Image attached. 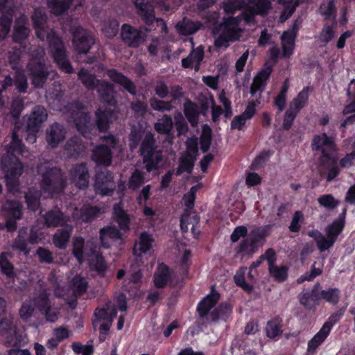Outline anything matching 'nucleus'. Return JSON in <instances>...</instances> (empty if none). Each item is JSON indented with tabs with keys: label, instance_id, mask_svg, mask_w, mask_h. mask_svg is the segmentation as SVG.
<instances>
[{
	"label": "nucleus",
	"instance_id": "nucleus-1",
	"mask_svg": "<svg viewBox=\"0 0 355 355\" xmlns=\"http://www.w3.org/2000/svg\"><path fill=\"white\" fill-rule=\"evenodd\" d=\"M139 144V153L146 170L149 173L157 170L163 157L162 152L157 150L154 133L148 132L144 135V131L134 126L129 135L130 149L135 150Z\"/></svg>",
	"mask_w": 355,
	"mask_h": 355
},
{
	"label": "nucleus",
	"instance_id": "nucleus-2",
	"mask_svg": "<svg viewBox=\"0 0 355 355\" xmlns=\"http://www.w3.org/2000/svg\"><path fill=\"white\" fill-rule=\"evenodd\" d=\"M272 226L266 225L252 229L248 236L243 239L235 248L236 252L244 257H252L266 243Z\"/></svg>",
	"mask_w": 355,
	"mask_h": 355
},
{
	"label": "nucleus",
	"instance_id": "nucleus-3",
	"mask_svg": "<svg viewBox=\"0 0 355 355\" xmlns=\"http://www.w3.org/2000/svg\"><path fill=\"white\" fill-rule=\"evenodd\" d=\"M46 39L54 62L62 71L73 73L74 69L68 58L62 38L55 31H51L47 33Z\"/></svg>",
	"mask_w": 355,
	"mask_h": 355
},
{
	"label": "nucleus",
	"instance_id": "nucleus-4",
	"mask_svg": "<svg viewBox=\"0 0 355 355\" xmlns=\"http://www.w3.org/2000/svg\"><path fill=\"white\" fill-rule=\"evenodd\" d=\"M0 166L8 188L17 186L24 171V166L19 158L16 155L5 154L1 158Z\"/></svg>",
	"mask_w": 355,
	"mask_h": 355
},
{
	"label": "nucleus",
	"instance_id": "nucleus-5",
	"mask_svg": "<svg viewBox=\"0 0 355 355\" xmlns=\"http://www.w3.org/2000/svg\"><path fill=\"white\" fill-rule=\"evenodd\" d=\"M66 180L60 168L53 167L46 169L42 175L41 187L51 196L63 192Z\"/></svg>",
	"mask_w": 355,
	"mask_h": 355
},
{
	"label": "nucleus",
	"instance_id": "nucleus-6",
	"mask_svg": "<svg viewBox=\"0 0 355 355\" xmlns=\"http://www.w3.org/2000/svg\"><path fill=\"white\" fill-rule=\"evenodd\" d=\"M116 189L114 173L104 168L96 171L94 180V190L102 196H111Z\"/></svg>",
	"mask_w": 355,
	"mask_h": 355
},
{
	"label": "nucleus",
	"instance_id": "nucleus-7",
	"mask_svg": "<svg viewBox=\"0 0 355 355\" xmlns=\"http://www.w3.org/2000/svg\"><path fill=\"white\" fill-rule=\"evenodd\" d=\"M46 118V110L43 106L36 105L33 107L26 121L28 139L32 140L33 142L36 141V134Z\"/></svg>",
	"mask_w": 355,
	"mask_h": 355
},
{
	"label": "nucleus",
	"instance_id": "nucleus-8",
	"mask_svg": "<svg viewBox=\"0 0 355 355\" xmlns=\"http://www.w3.org/2000/svg\"><path fill=\"white\" fill-rule=\"evenodd\" d=\"M12 85L15 86V90L19 94L27 92L28 87L27 77L22 69H17L12 78L10 75L6 76L3 81H0V102L2 100V93Z\"/></svg>",
	"mask_w": 355,
	"mask_h": 355
},
{
	"label": "nucleus",
	"instance_id": "nucleus-9",
	"mask_svg": "<svg viewBox=\"0 0 355 355\" xmlns=\"http://www.w3.org/2000/svg\"><path fill=\"white\" fill-rule=\"evenodd\" d=\"M94 38L81 26L76 27L73 31V45L76 51L80 54H86L94 44Z\"/></svg>",
	"mask_w": 355,
	"mask_h": 355
},
{
	"label": "nucleus",
	"instance_id": "nucleus-10",
	"mask_svg": "<svg viewBox=\"0 0 355 355\" xmlns=\"http://www.w3.org/2000/svg\"><path fill=\"white\" fill-rule=\"evenodd\" d=\"M27 68L34 87H43L49 75L45 64L41 61H31L28 64Z\"/></svg>",
	"mask_w": 355,
	"mask_h": 355
},
{
	"label": "nucleus",
	"instance_id": "nucleus-11",
	"mask_svg": "<svg viewBox=\"0 0 355 355\" xmlns=\"http://www.w3.org/2000/svg\"><path fill=\"white\" fill-rule=\"evenodd\" d=\"M121 37L123 42L132 48L138 47L145 40V35L141 30L128 24L122 25Z\"/></svg>",
	"mask_w": 355,
	"mask_h": 355
},
{
	"label": "nucleus",
	"instance_id": "nucleus-12",
	"mask_svg": "<svg viewBox=\"0 0 355 355\" xmlns=\"http://www.w3.org/2000/svg\"><path fill=\"white\" fill-rule=\"evenodd\" d=\"M71 181L80 189H85L89 186V170L86 163L83 162L73 166L69 172Z\"/></svg>",
	"mask_w": 355,
	"mask_h": 355
},
{
	"label": "nucleus",
	"instance_id": "nucleus-13",
	"mask_svg": "<svg viewBox=\"0 0 355 355\" xmlns=\"http://www.w3.org/2000/svg\"><path fill=\"white\" fill-rule=\"evenodd\" d=\"M91 159L97 166H110L113 159L112 149L106 144L96 145L92 150Z\"/></svg>",
	"mask_w": 355,
	"mask_h": 355
},
{
	"label": "nucleus",
	"instance_id": "nucleus-14",
	"mask_svg": "<svg viewBox=\"0 0 355 355\" xmlns=\"http://www.w3.org/2000/svg\"><path fill=\"white\" fill-rule=\"evenodd\" d=\"M96 91L102 103L113 108L117 107L116 92L112 83L107 80H102L96 88Z\"/></svg>",
	"mask_w": 355,
	"mask_h": 355
},
{
	"label": "nucleus",
	"instance_id": "nucleus-15",
	"mask_svg": "<svg viewBox=\"0 0 355 355\" xmlns=\"http://www.w3.org/2000/svg\"><path fill=\"white\" fill-rule=\"evenodd\" d=\"M96 124L99 132L108 130L110 124L117 119L118 111L116 108L110 107L105 110H98L96 112Z\"/></svg>",
	"mask_w": 355,
	"mask_h": 355
},
{
	"label": "nucleus",
	"instance_id": "nucleus-16",
	"mask_svg": "<svg viewBox=\"0 0 355 355\" xmlns=\"http://www.w3.org/2000/svg\"><path fill=\"white\" fill-rule=\"evenodd\" d=\"M27 19L20 17L16 19L12 31V41L15 43L22 44L30 35Z\"/></svg>",
	"mask_w": 355,
	"mask_h": 355
},
{
	"label": "nucleus",
	"instance_id": "nucleus-17",
	"mask_svg": "<svg viewBox=\"0 0 355 355\" xmlns=\"http://www.w3.org/2000/svg\"><path fill=\"white\" fill-rule=\"evenodd\" d=\"M66 136L64 126L57 122L53 123L46 131V141L53 148H56L62 142Z\"/></svg>",
	"mask_w": 355,
	"mask_h": 355
},
{
	"label": "nucleus",
	"instance_id": "nucleus-18",
	"mask_svg": "<svg viewBox=\"0 0 355 355\" xmlns=\"http://www.w3.org/2000/svg\"><path fill=\"white\" fill-rule=\"evenodd\" d=\"M173 270L164 263H159L153 275L154 286L157 288H164L171 280Z\"/></svg>",
	"mask_w": 355,
	"mask_h": 355
},
{
	"label": "nucleus",
	"instance_id": "nucleus-19",
	"mask_svg": "<svg viewBox=\"0 0 355 355\" xmlns=\"http://www.w3.org/2000/svg\"><path fill=\"white\" fill-rule=\"evenodd\" d=\"M135 6L142 21L148 26L152 25L155 21L153 6L148 1L146 2L145 0H135Z\"/></svg>",
	"mask_w": 355,
	"mask_h": 355
},
{
	"label": "nucleus",
	"instance_id": "nucleus-20",
	"mask_svg": "<svg viewBox=\"0 0 355 355\" xmlns=\"http://www.w3.org/2000/svg\"><path fill=\"white\" fill-rule=\"evenodd\" d=\"M320 283L317 282L312 288L311 291L302 293L299 297V301L302 305L307 310H311L319 304L320 300V293H318Z\"/></svg>",
	"mask_w": 355,
	"mask_h": 355
},
{
	"label": "nucleus",
	"instance_id": "nucleus-21",
	"mask_svg": "<svg viewBox=\"0 0 355 355\" xmlns=\"http://www.w3.org/2000/svg\"><path fill=\"white\" fill-rule=\"evenodd\" d=\"M73 227L71 225L66 224L58 229L53 235L52 241L53 245L58 249L64 250L69 242Z\"/></svg>",
	"mask_w": 355,
	"mask_h": 355
},
{
	"label": "nucleus",
	"instance_id": "nucleus-22",
	"mask_svg": "<svg viewBox=\"0 0 355 355\" xmlns=\"http://www.w3.org/2000/svg\"><path fill=\"white\" fill-rule=\"evenodd\" d=\"M272 71V69L271 67H268L261 69L254 76L250 90L252 96H254L258 91L262 92L264 90L268 81L269 80Z\"/></svg>",
	"mask_w": 355,
	"mask_h": 355
},
{
	"label": "nucleus",
	"instance_id": "nucleus-23",
	"mask_svg": "<svg viewBox=\"0 0 355 355\" xmlns=\"http://www.w3.org/2000/svg\"><path fill=\"white\" fill-rule=\"evenodd\" d=\"M107 75L113 82L122 86L130 94H136V86L135 83L121 72H119L115 69H110L107 71Z\"/></svg>",
	"mask_w": 355,
	"mask_h": 355
},
{
	"label": "nucleus",
	"instance_id": "nucleus-24",
	"mask_svg": "<svg viewBox=\"0 0 355 355\" xmlns=\"http://www.w3.org/2000/svg\"><path fill=\"white\" fill-rule=\"evenodd\" d=\"M220 299V294L212 288L211 293L205 297L198 304L197 311L200 318H205L215 306Z\"/></svg>",
	"mask_w": 355,
	"mask_h": 355
},
{
	"label": "nucleus",
	"instance_id": "nucleus-25",
	"mask_svg": "<svg viewBox=\"0 0 355 355\" xmlns=\"http://www.w3.org/2000/svg\"><path fill=\"white\" fill-rule=\"evenodd\" d=\"M113 220L118 224L121 230L127 232L130 230V216L120 202L113 207Z\"/></svg>",
	"mask_w": 355,
	"mask_h": 355
},
{
	"label": "nucleus",
	"instance_id": "nucleus-26",
	"mask_svg": "<svg viewBox=\"0 0 355 355\" xmlns=\"http://www.w3.org/2000/svg\"><path fill=\"white\" fill-rule=\"evenodd\" d=\"M64 150L69 157L78 158L85 154V146L81 138L74 136L67 140Z\"/></svg>",
	"mask_w": 355,
	"mask_h": 355
},
{
	"label": "nucleus",
	"instance_id": "nucleus-27",
	"mask_svg": "<svg viewBox=\"0 0 355 355\" xmlns=\"http://www.w3.org/2000/svg\"><path fill=\"white\" fill-rule=\"evenodd\" d=\"M0 12V41H2L8 37L10 31L15 8L9 7L8 9Z\"/></svg>",
	"mask_w": 355,
	"mask_h": 355
},
{
	"label": "nucleus",
	"instance_id": "nucleus-28",
	"mask_svg": "<svg viewBox=\"0 0 355 355\" xmlns=\"http://www.w3.org/2000/svg\"><path fill=\"white\" fill-rule=\"evenodd\" d=\"M121 230L116 228L115 226H105L100 230L99 237L101 245L105 248H109L110 243L108 239L113 240L122 239L123 234Z\"/></svg>",
	"mask_w": 355,
	"mask_h": 355
},
{
	"label": "nucleus",
	"instance_id": "nucleus-29",
	"mask_svg": "<svg viewBox=\"0 0 355 355\" xmlns=\"http://www.w3.org/2000/svg\"><path fill=\"white\" fill-rule=\"evenodd\" d=\"M183 110L185 117L192 126H196L199 121V115L201 113L196 103L189 98H187L183 104Z\"/></svg>",
	"mask_w": 355,
	"mask_h": 355
},
{
	"label": "nucleus",
	"instance_id": "nucleus-30",
	"mask_svg": "<svg viewBox=\"0 0 355 355\" xmlns=\"http://www.w3.org/2000/svg\"><path fill=\"white\" fill-rule=\"evenodd\" d=\"M28 243V228L22 227L19 230L17 237L14 239L11 248L13 250H18L27 255L30 252Z\"/></svg>",
	"mask_w": 355,
	"mask_h": 355
},
{
	"label": "nucleus",
	"instance_id": "nucleus-31",
	"mask_svg": "<svg viewBox=\"0 0 355 355\" xmlns=\"http://www.w3.org/2000/svg\"><path fill=\"white\" fill-rule=\"evenodd\" d=\"M44 223L47 227H57L66 225L64 214L60 209L50 210L44 216Z\"/></svg>",
	"mask_w": 355,
	"mask_h": 355
},
{
	"label": "nucleus",
	"instance_id": "nucleus-32",
	"mask_svg": "<svg viewBox=\"0 0 355 355\" xmlns=\"http://www.w3.org/2000/svg\"><path fill=\"white\" fill-rule=\"evenodd\" d=\"M282 319L279 316H275L268 320L265 327L266 335L270 339H275L280 336L283 333Z\"/></svg>",
	"mask_w": 355,
	"mask_h": 355
},
{
	"label": "nucleus",
	"instance_id": "nucleus-33",
	"mask_svg": "<svg viewBox=\"0 0 355 355\" xmlns=\"http://www.w3.org/2000/svg\"><path fill=\"white\" fill-rule=\"evenodd\" d=\"M311 90L310 87H304L302 90L297 94V96L293 99L289 108L299 113L300 111L306 105Z\"/></svg>",
	"mask_w": 355,
	"mask_h": 355
},
{
	"label": "nucleus",
	"instance_id": "nucleus-34",
	"mask_svg": "<svg viewBox=\"0 0 355 355\" xmlns=\"http://www.w3.org/2000/svg\"><path fill=\"white\" fill-rule=\"evenodd\" d=\"M78 78L83 85L89 90L96 89L102 80L97 79L95 75L92 74L85 68H81L78 73Z\"/></svg>",
	"mask_w": 355,
	"mask_h": 355
},
{
	"label": "nucleus",
	"instance_id": "nucleus-35",
	"mask_svg": "<svg viewBox=\"0 0 355 355\" xmlns=\"http://www.w3.org/2000/svg\"><path fill=\"white\" fill-rule=\"evenodd\" d=\"M335 146V142L331 137L327 135V133H322V135H315L313 137L311 141V148L313 150L319 151L324 147L334 148Z\"/></svg>",
	"mask_w": 355,
	"mask_h": 355
},
{
	"label": "nucleus",
	"instance_id": "nucleus-36",
	"mask_svg": "<svg viewBox=\"0 0 355 355\" xmlns=\"http://www.w3.org/2000/svg\"><path fill=\"white\" fill-rule=\"evenodd\" d=\"M289 87V79L286 78L282 85L279 94L274 98V105L277 107L279 112H282L285 109Z\"/></svg>",
	"mask_w": 355,
	"mask_h": 355
},
{
	"label": "nucleus",
	"instance_id": "nucleus-37",
	"mask_svg": "<svg viewBox=\"0 0 355 355\" xmlns=\"http://www.w3.org/2000/svg\"><path fill=\"white\" fill-rule=\"evenodd\" d=\"M70 286L73 293L77 295H83L87 290L88 282L81 275H76L70 282Z\"/></svg>",
	"mask_w": 355,
	"mask_h": 355
},
{
	"label": "nucleus",
	"instance_id": "nucleus-38",
	"mask_svg": "<svg viewBox=\"0 0 355 355\" xmlns=\"http://www.w3.org/2000/svg\"><path fill=\"white\" fill-rule=\"evenodd\" d=\"M16 334V328L11 319L2 317L0 319V334L8 340H12Z\"/></svg>",
	"mask_w": 355,
	"mask_h": 355
},
{
	"label": "nucleus",
	"instance_id": "nucleus-39",
	"mask_svg": "<svg viewBox=\"0 0 355 355\" xmlns=\"http://www.w3.org/2000/svg\"><path fill=\"white\" fill-rule=\"evenodd\" d=\"M320 300L332 305H336L340 299L341 291L338 288L329 287L320 291Z\"/></svg>",
	"mask_w": 355,
	"mask_h": 355
},
{
	"label": "nucleus",
	"instance_id": "nucleus-40",
	"mask_svg": "<svg viewBox=\"0 0 355 355\" xmlns=\"http://www.w3.org/2000/svg\"><path fill=\"white\" fill-rule=\"evenodd\" d=\"M288 266L286 265L277 266L275 264L268 268V272L276 282L282 283L288 279Z\"/></svg>",
	"mask_w": 355,
	"mask_h": 355
},
{
	"label": "nucleus",
	"instance_id": "nucleus-41",
	"mask_svg": "<svg viewBox=\"0 0 355 355\" xmlns=\"http://www.w3.org/2000/svg\"><path fill=\"white\" fill-rule=\"evenodd\" d=\"M76 127L82 134L89 131L91 117L88 112L83 111L73 118Z\"/></svg>",
	"mask_w": 355,
	"mask_h": 355
},
{
	"label": "nucleus",
	"instance_id": "nucleus-42",
	"mask_svg": "<svg viewBox=\"0 0 355 355\" xmlns=\"http://www.w3.org/2000/svg\"><path fill=\"white\" fill-rule=\"evenodd\" d=\"M173 125L172 117L168 114H164L161 119L155 123L154 128L159 134L168 135L171 132Z\"/></svg>",
	"mask_w": 355,
	"mask_h": 355
},
{
	"label": "nucleus",
	"instance_id": "nucleus-43",
	"mask_svg": "<svg viewBox=\"0 0 355 355\" xmlns=\"http://www.w3.org/2000/svg\"><path fill=\"white\" fill-rule=\"evenodd\" d=\"M318 12L323 17L324 21H336L337 8L332 3H322L318 8Z\"/></svg>",
	"mask_w": 355,
	"mask_h": 355
},
{
	"label": "nucleus",
	"instance_id": "nucleus-44",
	"mask_svg": "<svg viewBox=\"0 0 355 355\" xmlns=\"http://www.w3.org/2000/svg\"><path fill=\"white\" fill-rule=\"evenodd\" d=\"M100 213V209L96 206L87 205L80 209L79 219L84 223H90Z\"/></svg>",
	"mask_w": 355,
	"mask_h": 355
},
{
	"label": "nucleus",
	"instance_id": "nucleus-45",
	"mask_svg": "<svg viewBox=\"0 0 355 355\" xmlns=\"http://www.w3.org/2000/svg\"><path fill=\"white\" fill-rule=\"evenodd\" d=\"M24 145L22 140L19 137L17 132L14 130L12 133V140L7 147L6 154L19 155L21 154L24 151Z\"/></svg>",
	"mask_w": 355,
	"mask_h": 355
},
{
	"label": "nucleus",
	"instance_id": "nucleus-46",
	"mask_svg": "<svg viewBox=\"0 0 355 355\" xmlns=\"http://www.w3.org/2000/svg\"><path fill=\"white\" fill-rule=\"evenodd\" d=\"M248 3L261 16L267 15L272 9L270 0H248Z\"/></svg>",
	"mask_w": 355,
	"mask_h": 355
},
{
	"label": "nucleus",
	"instance_id": "nucleus-47",
	"mask_svg": "<svg viewBox=\"0 0 355 355\" xmlns=\"http://www.w3.org/2000/svg\"><path fill=\"white\" fill-rule=\"evenodd\" d=\"M46 19V15L38 9H35L33 14L31 15V20L33 24V27L35 29L37 36L41 40H43V37L41 36L40 31L43 29Z\"/></svg>",
	"mask_w": 355,
	"mask_h": 355
},
{
	"label": "nucleus",
	"instance_id": "nucleus-48",
	"mask_svg": "<svg viewBox=\"0 0 355 355\" xmlns=\"http://www.w3.org/2000/svg\"><path fill=\"white\" fill-rule=\"evenodd\" d=\"M11 256L10 253L3 252L0 254V268L1 272L8 277L15 276L14 266L8 259V256Z\"/></svg>",
	"mask_w": 355,
	"mask_h": 355
},
{
	"label": "nucleus",
	"instance_id": "nucleus-49",
	"mask_svg": "<svg viewBox=\"0 0 355 355\" xmlns=\"http://www.w3.org/2000/svg\"><path fill=\"white\" fill-rule=\"evenodd\" d=\"M329 334L321 327L319 331L308 342V349L309 351L315 350L326 340Z\"/></svg>",
	"mask_w": 355,
	"mask_h": 355
},
{
	"label": "nucleus",
	"instance_id": "nucleus-50",
	"mask_svg": "<svg viewBox=\"0 0 355 355\" xmlns=\"http://www.w3.org/2000/svg\"><path fill=\"white\" fill-rule=\"evenodd\" d=\"M35 306L39 309L40 313H43L45 309H48L51 304L49 294L46 291H41L33 299Z\"/></svg>",
	"mask_w": 355,
	"mask_h": 355
},
{
	"label": "nucleus",
	"instance_id": "nucleus-51",
	"mask_svg": "<svg viewBox=\"0 0 355 355\" xmlns=\"http://www.w3.org/2000/svg\"><path fill=\"white\" fill-rule=\"evenodd\" d=\"M154 239L151 234L146 232H143L139 236V241L138 243V250L140 254L147 252L152 248Z\"/></svg>",
	"mask_w": 355,
	"mask_h": 355
},
{
	"label": "nucleus",
	"instance_id": "nucleus-52",
	"mask_svg": "<svg viewBox=\"0 0 355 355\" xmlns=\"http://www.w3.org/2000/svg\"><path fill=\"white\" fill-rule=\"evenodd\" d=\"M7 217L19 220L22 216V207L21 205L14 200H11L7 202Z\"/></svg>",
	"mask_w": 355,
	"mask_h": 355
},
{
	"label": "nucleus",
	"instance_id": "nucleus-53",
	"mask_svg": "<svg viewBox=\"0 0 355 355\" xmlns=\"http://www.w3.org/2000/svg\"><path fill=\"white\" fill-rule=\"evenodd\" d=\"M149 103L153 110L158 112H170L173 108L171 101H164L155 97H151Z\"/></svg>",
	"mask_w": 355,
	"mask_h": 355
},
{
	"label": "nucleus",
	"instance_id": "nucleus-54",
	"mask_svg": "<svg viewBox=\"0 0 355 355\" xmlns=\"http://www.w3.org/2000/svg\"><path fill=\"white\" fill-rule=\"evenodd\" d=\"M320 206L329 210L336 209L340 204V200L335 198L332 194H324L318 198Z\"/></svg>",
	"mask_w": 355,
	"mask_h": 355
},
{
	"label": "nucleus",
	"instance_id": "nucleus-55",
	"mask_svg": "<svg viewBox=\"0 0 355 355\" xmlns=\"http://www.w3.org/2000/svg\"><path fill=\"white\" fill-rule=\"evenodd\" d=\"M196 156H193L189 152H185L180 158L179 165L188 173H191L193 169Z\"/></svg>",
	"mask_w": 355,
	"mask_h": 355
},
{
	"label": "nucleus",
	"instance_id": "nucleus-56",
	"mask_svg": "<svg viewBox=\"0 0 355 355\" xmlns=\"http://www.w3.org/2000/svg\"><path fill=\"white\" fill-rule=\"evenodd\" d=\"M304 221V216L302 211H295L293 215L291 222L288 226L291 232L298 233L302 227V225Z\"/></svg>",
	"mask_w": 355,
	"mask_h": 355
},
{
	"label": "nucleus",
	"instance_id": "nucleus-57",
	"mask_svg": "<svg viewBox=\"0 0 355 355\" xmlns=\"http://www.w3.org/2000/svg\"><path fill=\"white\" fill-rule=\"evenodd\" d=\"M25 202L28 209L35 211L40 206V195L37 192L28 191L25 194Z\"/></svg>",
	"mask_w": 355,
	"mask_h": 355
},
{
	"label": "nucleus",
	"instance_id": "nucleus-58",
	"mask_svg": "<svg viewBox=\"0 0 355 355\" xmlns=\"http://www.w3.org/2000/svg\"><path fill=\"white\" fill-rule=\"evenodd\" d=\"M345 311V307L340 309L336 312H334L330 315L327 320L322 325V328L327 330L328 332H331L333 327L340 320L343 316Z\"/></svg>",
	"mask_w": 355,
	"mask_h": 355
},
{
	"label": "nucleus",
	"instance_id": "nucleus-59",
	"mask_svg": "<svg viewBox=\"0 0 355 355\" xmlns=\"http://www.w3.org/2000/svg\"><path fill=\"white\" fill-rule=\"evenodd\" d=\"M48 5L56 15H61L68 10L70 6L64 0H47Z\"/></svg>",
	"mask_w": 355,
	"mask_h": 355
},
{
	"label": "nucleus",
	"instance_id": "nucleus-60",
	"mask_svg": "<svg viewBox=\"0 0 355 355\" xmlns=\"http://www.w3.org/2000/svg\"><path fill=\"white\" fill-rule=\"evenodd\" d=\"M337 26V21H332L330 25H324L320 33V40L324 43H329L335 36V28Z\"/></svg>",
	"mask_w": 355,
	"mask_h": 355
},
{
	"label": "nucleus",
	"instance_id": "nucleus-61",
	"mask_svg": "<svg viewBox=\"0 0 355 355\" xmlns=\"http://www.w3.org/2000/svg\"><path fill=\"white\" fill-rule=\"evenodd\" d=\"M85 240L83 237H76L73 243L72 254L79 263L83 260V247Z\"/></svg>",
	"mask_w": 355,
	"mask_h": 355
},
{
	"label": "nucleus",
	"instance_id": "nucleus-62",
	"mask_svg": "<svg viewBox=\"0 0 355 355\" xmlns=\"http://www.w3.org/2000/svg\"><path fill=\"white\" fill-rule=\"evenodd\" d=\"M144 182V173L139 169H135L129 179L128 187L132 190H137L141 186Z\"/></svg>",
	"mask_w": 355,
	"mask_h": 355
},
{
	"label": "nucleus",
	"instance_id": "nucleus-63",
	"mask_svg": "<svg viewBox=\"0 0 355 355\" xmlns=\"http://www.w3.org/2000/svg\"><path fill=\"white\" fill-rule=\"evenodd\" d=\"M345 226L342 223L334 220L331 224L329 225L325 230L327 237H331L336 241L343 232Z\"/></svg>",
	"mask_w": 355,
	"mask_h": 355
},
{
	"label": "nucleus",
	"instance_id": "nucleus-64",
	"mask_svg": "<svg viewBox=\"0 0 355 355\" xmlns=\"http://www.w3.org/2000/svg\"><path fill=\"white\" fill-rule=\"evenodd\" d=\"M64 108L67 112L71 115V118H73L74 116L85 111L84 105L79 101H73L70 103H68L65 105Z\"/></svg>",
	"mask_w": 355,
	"mask_h": 355
}]
</instances>
